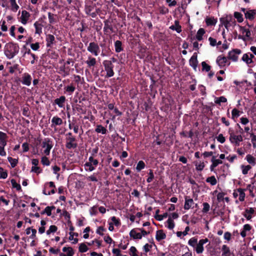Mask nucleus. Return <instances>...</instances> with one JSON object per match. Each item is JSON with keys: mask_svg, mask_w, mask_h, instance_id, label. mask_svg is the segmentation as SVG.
<instances>
[{"mask_svg": "<svg viewBox=\"0 0 256 256\" xmlns=\"http://www.w3.org/2000/svg\"><path fill=\"white\" fill-rule=\"evenodd\" d=\"M19 48V46L16 44L8 42L4 46V53L8 58L10 59L18 53Z\"/></svg>", "mask_w": 256, "mask_h": 256, "instance_id": "obj_1", "label": "nucleus"}, {"mask_svg": "<svg viewBox=\"0 0 256 256\" xmlns=\"http://www.w3.org/2000/svg\"><path fill=\"white\" fill-rule=\"evenodd\" d=\"M66 147L68 149L75 148L77 147L78 144L76 142V138L72 136V132H68L66 135Z\"/></svg>", "mask_w": 256, "mask_h": 256, "instance_id": "obj_2", "label": "nucleus"}, {"mask_svg": "<svg viewBox=\"0 0 256 256\" xmlns=\"http://www.w3.org/2000/svg\"><path fill=\"white\" fill-rule=\"evenodd\" d=\"M102 64L104 68V70L106 72V78H108L112 76L114 73L113 70L114 65L112 64V61L105 60L103 62Z\"/></svg>", "mask_w": 256, "mask_h": 256, "instance_id": "obj_3", "label": "nucleus"}, {"mask_svg": "<svg viewBox=\"0 0 256 256\" xmlns=\"http://www.w3.org/2000/svg\"><path fill=\"white\" fill-rule=\"evenodd\" d=\"M228 133L230 134L229 140L231 143L234 144L236 146H240V142H242L243 139L242 136L236 135L234 132L229 130Z\"/></svg>", "mask_w": 256, "mask_h": 256, "instance_id": "obj_4", "label": "nucleus"}, {"mask_svg": "<svg viewBox=\"0 0 256 256\" xmlns=\"http://www.w3.org/2000/svg\"><path fill=\"white\" fill-rule=\"evenodd\" d=\"M52 142L50 138H46L44 139L42 142V146L44 148H46L44 152L46 156H48L50 154V150L52 148Z\"/></svg>", "mask_w": 256, "mask_h": 256, "instance_id": "obj_5", "label": "nucleus"}, {"mask_svg": "<svg viewBox=\"0 0 256 256\" xmlns=\"http://www.w3.org/2000/svg\"><path fill=\"white\" fill-rule=\"evenodd\" d=\"M88 50L95 56H98L100 51L99 46L94 42L90 43L88 47Z\"/></svg>", "mask_w": 256, "mask_h": 256, "instance_id": "obj_6", "label": "nucleus"}, {"mask_svg": "<svg viewBox=\"0 0 256 256\" xmlns=\"http://www.w3.org/2000/svg\"><path fill=\"white\" fill-rule=\"evenodd\" d=\"M208 242L207 238L200 240L196 246V251L198 254H201L204 251L203 245Z\"/></svg>", "mask_w": 256, "mask_h": 256, "instance_id": "obj_7", "label": "nucleus"}, {"mask_svg": "<svg viewBox=\"0 0 256 256\" xmlns=\"http://www.w3.org/2000/svg\"><path fill=\"white\" fill-rule=\"evenodd\" d=\"M241 53V50L234 49L228 53V58L233 61H236L238 59V55Z\"/></svg>", "mask_w": 256, "mask_h": 256, "instance_id": "obj_8", "label": "nucleus"}, {"mask_svg": "<svg viewBox=\"0 0 256 256\" xmlns=\"http://www.w3.org/2000/svg\"><path fill=\"white\" fill-rule=\"evenodd\" d=\"M190 64L196 70L197 68L198 61L197 60V54L194 53L191 57L189 61Z\"/></svg>", "mask_w": 256, "mask_h": 256, "instance_id": "obj_9", "label": "nucleus"}, {"mask_svg": "<svg viewBox=\"0 0 256 256\" xmlns=\"http://www.w3.org/2000/svg\"><path fill=\"white\" fill-rule=\"evenodd\" d=\"M185 203L184 205V208L186 210H188L192 208V206L194 204V200L192 198H188V196H186L184 198Z\"/></svg>", "mask_w": 256, "mask_h": 256, "instance_id": "obj_10", "label": "nucleus"}, {"mask_svg": "<svg viewBox=\"0 0 256 256\" xmlns=\"http://www.w3.org/2000/svg\"><path fill=\"white\" fill-rule=\"evenodd\" d=\"M30 16V14L26 10H24L22 12V16L20 17L21 22L24 24H26Z\"/></svg>", "mask_w": 256, "mask_h": 256, "instance_id": "obj_11", "label": "nucleus"}, {"mask_svg": "<svg viewBox=\"0 0 256 256\" xmlns=\"http://www.w3.org/2000/svg\"><path fill=\"white\" fill-rule=\"evenodd\" d=\"M211 162H212V164L210 166V170L212 172L214 171V168L217 166L219 164L222 163L221 160L216 159L215 156H212Z\"/></svg>", "mask_w": 256, "mask_h": 256, "instance_id": "obj_12", "label": "nucleus"}, {"mask_svg": "<svg viewBox=\"0 0 256 256\" xmlns=\"http://www.w3.org/2000/svg\"><path fill=\"white\" fill-rule=\"evenodd\" d=\"M32 77L28 74L25 73L22 76V83L26 86H29L31 84Z\"/></svg>", "mask_w": 256, "mask_h": 256, "instance_id": "obj_13", "label": "nucleus"}, {"mask_svg": "<svg viewBox=\"0 0 256 256\" xmlns=\"http://www.w3.org/2000/svg\"><path fill=\"white\" fill-rule=\"evenodd\" d=\"M52 127L56 126H60L62 124V120L61 118L58 116H54L52 120Z\"/></svg>", "mask_w": 256, "mask_h": 256, "instance_id": "obj_14", "label": "nucleus"}, {"mask_svg": "<svg viewBox=\"0 0 256 256\" xmlns=\"http://www.w3.org/2000/svg\"><path fill=\"white\" fill-rule=\"evenodd\" d=\"M226 62V57L222 56H218L216 59V62L220 67L224 66Z\"/></svg>", "mask_w": 256, "mask_h": 256, "instance_id": "obj_15", "label": "nucleus"}, {"mask_svg": "<svg viewBox=\"0 0 256 256\" xmlns=\"http://www.w3.org/2000/svg\"><path fill=\"white\" fill-rule=\"evenodd\" d=\"M54 40L55 38L53 35H47L46 37V46L51 47L52 45L54 44Z\"/></svg>", "mask_w": 256, "mask_h": 256, "instance_id": "obj_16", "label": "nucleus"}, {"mask_svg": "<svg viewBox=\"0 0 256 256\" xmlns=\"http://www.w3.org/2000/svg\"><path fill=\"white\" fill-rule=\"evenodd\" d=\"M166 238V235L163 230H158L156 232V238L158 241H160Z\"/></svg>", "mask_w": 256, "mask_h": 256, "instance_id": "obj_17", "label": "nucleus"}, {"mask_svg": "<svg viewBox=\"0 0 256 256\" xmlns=\"http://www.w3.org/2000/svg\"><path fill=\"white\" fill-rule=\"evenodd\" d=\"M130 236L134 239H141L142 234L140 232H137L135 229H132L130 232Z\"/></svg>", "mask_w": 256, "mask_h": 256, "instance_id": "obj_18", "label": "nucleus"}, {"mask_svg": "<svg viewBox=\"0 0 256 256\" xmlns=\"http://www.w3.org/2000/svg\"><path fill=\"white\" fill-rule=\"evenodd\" d=\"M256 14V10H250L244 13L246 18L250 20H252L254 19Z\"/></svg>", "mask_w": 256, "mask_h": 256, "instance_id": "obj_19", "label": "nucleus"}, {"mask_svg": "<svg viewBox=\"0 0 256 256\" xmlns=\"http://www.w3.org/2000/svg\"><path fill=\"white\" fill-rule=\"evenodd\" d=\"M170 28L173 30H176L178 33H180L182 32V27L179 24V22L178 20H175L174 24L171 26L170 27Z\"/></svg>", "mask_w": 256, "mask_h": 256, "instance_id": "obj_20", "label": "nucleus"}, {"mask_svg": "<svg viewBox=\"0 0 256 256\" xmlns=\"http://www.w3.org/2000/svg\"><path fill=\"white\" fill-rule=\"evenodd\" d=\"M8 136L6 134L0 131V144L3 146H6V138Z\"/></svg>", "mask_w": 256, "mask_h": 256, "instance_id": "obj_21", "label": "nucleus"}, {"mask_svg": "<svg viewBox=\"0 0 256 256\" xmlns=\"http://www.w3.org/2000/svg\"><path fill=\"white\" fill-rule=\"evenodd\" d=\"M66 101V98L64 96H61L58 98H56L54 100V103L58 105L60 108H62L64 106V104Z\"/></svg>", "mask_w": 256, "mask_h": 256, "instance_id": "obj_22", "label": "nucleus"}, {"mask_svg": "<svg viewBox=\"0 0 256 256\" xmlns=\"http://www.w3.org/2000/svg\"><path fill=\"white\" fill-rule=\"evenodd\" d=\"M115 50L116 52H120L123 50L122 43L120 40H116L114 42Z\"/></svg>", "mask_w": 256, "mask_h": 256, "instance_id": "obj_23", "label": "nucleus"}, {"mask_svg": "<svg viewBox=\"0 0 256 256\" xmlns=\"http://www.w3.org/2000/svg\"><path fill=\"white\" fill-rule=\"evenodd\" d=\"M222 256H231V252L229 248L226 245H223L222 248Z\"/></svg>", "mask_w": 256, "mask_h": 256, "instance_id": "obj_24", "label": "nucleus"}, {"mask_svg": "<svg viewBox=\"0 0 256 256\" xmlns=\"http://www.w3.org/2000/svg\"><path fill=\"white\" fill-rule=\"evenodd\" d=\"M86 62L88 64V66L90 68L95 66L96 61L95 58H92V56H89L88 60H86Z\"/></svg>", "mask_w": 256, "mask_h": 256, "instance_id": "obj_25", "label": "nucleus"}, {"mask_svg": "<svg viewBox=\"0 0 256 256\" xmlns=\"http://www.w3.org/2000/svg\"><path fill=\"white\" fill-rule=\"evenodd\" d=\"M104 32H108V30H110V31L112 32L113 28L112 24H110V22L108 20H105L104 22Z\"/></svg>", "mask_w": 256, "mask_h": 256, "instance_id": "obj_26", "label": "nucleus"}, {"mask_svg": "<svg viewBox=\"0 0 256 256\" xmlns=\"http://www.w3.org/2000/svg\"><path fill=\"white\" fill-rule=\"evenodd\" d=\"M95 131L98 133H102V134H106L107 132L106 129L102 125H98Z\"/></svg>", "mask_w": 256, "mask_h": 256, "instance_id": "obj_27", "label": "nucleus"}, {"mask_svg": "<svg viewBox=\"0 0 256 256\" xmlns=\"http://www.w3.org/2000/svg\"><path fill=\"white\" fill-rule=\"evenodd\" d=\"M205 33V30L204 28H200L198 30L197 32L196 38L198 40H202V36Z\"/></svg>", "mask_w": 256, "mask_h": 256, "instance_id": "obj_28", "label": "nucleus"}, {"mask_svg": "<svg viewBox=\"0 0 256 256\" xmlns=\"http://www.w3.org/2000/svg\"><path fill=\"white\" fill-rule=\"evenodd\" d=\"M217 20L214 18H208L206 20V22L208 26H214Z\"/></svg>", "mask_w": 256, "mask_h": 256, "instance_id": "obj_29", "label": "nucleus"}, {"mask_svg": "<svg viewBox=\"0 0 256 256\" xmlns=\"http://www.w3.org/2000/svg\"><path fill=\"white\" fill-rule=\"evenodd\" d=\"M34 26L35 27V28H36V34H40L42 32V24L38 22H36L34 24Z\"/></svg>", "mask_w": 256, "mask_h": 256, "instance_id": "obj_30", "label": "nucleus"}, {"mask_svg": "<svg viewBox=\"0 0 256 256\" xmlns=\"http://www.w3.org/2000/svg\"><path fill=\"white\" fill-rule=\"evenodd\" d=\"M206 182H207L210 183V184L212 186H214L217 183V180L214 176H211L208 177L206 179Z\"/></svg>", "mask_w": 256, "mask_h": 256, "instance_id": "obj_31", "label": "nucleus"}, {"mask_svg": "<svg viewBox=\"0 0 256 256\" xmlns=\"http://www.w3.org/2000/svg\"><path fill=\"white\" fill-rule=\"evenodd\" d=\"M240 30L242 34L246 33V36L250 38L251 35L250 31L249 29H246L244 27L240 26Z\"/></svg>", "mask_w": 256, "mask_h": 256, "instance_id": "obj_32", "label": "nucleus"}, {"mask_svg": "<svg viewBox=\"0 0 256 256\" xmlns=\"http://www.w3.org/2000/svg\"><path fill=\"white\" fill-rule=\"evenodd\" d=\"M227 99L224 96H221L219 98H216L214 102L216 104L220 105L221 102H226Z\"/></svg>", "mask_w": 256, "mask_h": 256, "instance_id": "obj_33", "label": "nucleus"}, {"mask_svg": "<svg viewBox=\"0 0 256 256\" xmlns=\"http://www.w3.org/2000/svg\"><path fill=\"white\" fill-rule=\"evenodd\" d=\"M248 162L252 165L256 164V158L250 154H248L246 157Z\"/></svg>", "mask_w": 256, "mask_h": 256, "instance_id": "obj_34", "label": "nucleus"}, {"mask_svg": "<svg viewBox=\"0 0 256 256\" xmlns=\"http://www.w3.org/2000/svg\"><path fill=\"white\" fill-rule=\"evenodd\" d=\"M234 17L237 20L238 22H242L244 20L242 14L239 12H234Z\"/></svg>", "mask_w": 256, "mask_h": 256, "instance_id": "obj_35", "label": "nucleus"}, {"mask_svg": "<svg viewBox=\"0 0 256 256\" xmlns=\"http://www.w3.org/2000/svg\"><path fill=\"white\" fill-rule=\"evenodd\" d=\"M242 60L248 64H251L252 62V60H251V58H250L248 54H245L243 55Z\"/></svg>", "mask_w": 256, "mask_h": 256, "instance_id": "obj_36", "label": "nucleus"}, {"mask_svg": "<svg viewBox=\"0 0 256 256\" xmlns=\"http://www.w3.org/2000/svg\"><path fill=\"white\" fill-rule=\"evenodd\" d=\"M8 160L10 163L12 168H14L18 163V159L13 158L12 157H8Z\"/></svg>", "mask_w": 256, "mask_h": 256, "instance_id": "obj_37", "label": "nucleus"}, {"mask_svg": "<svg viewBox=\"0 0 256 256\" xmlns=\"http://www.w3.org/2000/svg\"><path fill=\"white\" fill-rule=\"evenodd\" d=\"M196 168L197 170L202 171L205 165L204 162H200L199 164L197 162H195Z\"/></svg>", "mask_w": 256, "mask_h": 256, "instance_id": "obj_38", "label": "nucleus"}, {"mask_svg": "<svg viewBox=\"0 0 256 256\" xmlns=\"http://www.w3.org/2000/svg\"><path fill=\"white\" fill-rule=\"evenodd\" d=\"M145 167V164L142 160H140L138 162L136 169L138 172L140 171L142 169Z\"/></svg>", "mask_w": 256, "mask_h": 256, "instance_id": "obj_39", "label": "nucleus"}, {"mask_svg": "<svg viewBox=\"0 0 256 256\" xmlns=\"http://www.w3.org/2000/svg\"><path fill=\"white\" fill-rule=\"evenodd\" d=\"M88 250V248L84 243H82L79 246V252H86Z\"/></svg>", "mask_w": 256, "mask_h": 256, "instance_id": "obj_40", "label": "nucleus"}, {"mask_svg": "<svg viewBox=\"0 0 256 256\" xmlns=\"http://www.w3.org/2000/svg\"><path fill=\"white\" fill-rule=\"evenodd\" d=\"M238 191L239 192V200L240 202H242L244 200L245 194L242 188H238Z\"/></svg>", "mask_w": 256, "mask_h": 256, "instance_id": "obj_41", "label": "nucleus"}, {"mask_svg": "<svg viewBox=\"0 0 256 256\" xmlns=\"http://www.w3.org/2000/svg\"><path fill=\"white\" fill-rule=\"evenodd\" d=\"M57 230L58 228L56 226L52 225L50 226L49 229L46 231V234L49 235L52 232H55Z\"/></svg>", "mask_w": 256, "mask_h": 256, "instance_id": "obj_42", "label": "nucleus"}, {"mask_svg": "<svg viewBox=\"0 0 256 256\" xmlns=\"http://www.w3.org/2000/svg\"><path fill=\"white\" fill-rule=\"evenodd\" d=\"M11 183L12 186V187L14 188H16V190H21V186L20 184H17L16 180L14 179H12L11 180Z\"/></svg>", "mask_w": 256, "mask_h": 256, "instance_id": "obj_43", "label": "nucleus"}, {"mask_svg": "<svg viewBox=\"0 0 256 256\" xmlns=\"http://www.w3.org/2000/svg\"><path fill=\"white\" fill-rule=\"evenodd\" d=\"M197 243H198V240H197V238H192L188 242V244L191 246L192 247H195L196 244H197Z\"/></svg>", "mask_w": 256, "mask_h": 256, "instance_id": "obj_44", "label": "nucleus"}, {"mask_svg": "<svg viewBox=\"0 0 256 256\" xmlns=\"http://www.w3.org/2000/svg\"><path fill=\"white\" fill-rule=\"evenodd\" d=\"M202 70H206V72H209L210 70V66L208 64L205 62H202Z\"/></svg>", "mask_w": 256, "mask_h": 256, "instance_id": "obj_45", "label": "nucleus"}, {"mask_svg": "<svg viewBox=\"0 0 256 256\" xmlns=\"http://www.w3.org/2000/svg\"><path fill=\"white\" fill-rule=\"evenodd\" d=\"M167 222L168 224V228L170 230L173 229L174 226V223L170 217L168 218Z\"/></svg>", "mask_w": 256, "mask_h": 256, "instance_id": "obj_46", "label": "nucleus"}, {"mask_svg": "<svg viewBox=\"0 0 256 256\" xmlns=\"http://www.w3.org/2000/svg\"><path fill=\"white\" fill-rule=\"evenodd\" d=\"M242 172L244 174H246L248 173V170L251 169L252 167L250 165H248L246 166H244V165L242 166Z\"/></svg>", "mask_w": 256, "mask_h": 256, "instance_id": "obj_47", "label": "nucleus"}, {"mask_svg": "<svg viewBox=\"0 0 256 256\" xmlns=\"http://www.w3.org/2000/svg\"><path fill=\"white\" fill-rule=\"evenodd\" d=\"M168 216V213L165 212L163 214L156 215L155 216L154 218L156 220L160 221L162 220L164 218H166Z\"/></svg>", "mask_w": 256, "mask_h": 256, "instance_id": "obj_48", "label": "nucleus"}, {"mask_svg": "<svg viewBox=\"0 0 256 256\" xmlns=\"http://www.w3.org/2000/svg\"><path fill=\"white\" fill-rule=\"evenodd\" d=\"M7 176V172L4 171L3 168L0 167V178H6Z\"/></svg>", "mask_w": 256, "mask_h": 256, "instance_id": "obj_49", "label": "nucleus"}, {"mask_svg": "<svg viewBox=\"0 0 256 256\" xmlns=\"http://www.w3.org/2000/svg\"><path fill=\"white\" fill-rule=\"evenodd\" d=\"M232 118H238L240 116V111L236 108H234L232 110Z\"/></svg>", "mask_w": 256, "mask_h": 256, "instance_id": "obj_50", "label": "nucleus"}, {"mask_svg": "<svg viewBox=\"0 0 256 256\" xmlns=\"http://www.w3.org/2000/svg\"><path fill=\"white\" fill-rule=\"evenodd\" d=\"M41 162L44 165L46 166H49L50 164L49 160L46 156L42 157Z\"/></svg>", "mask_w": 256, "mask_h": 256, "instance_id": "obj_51", "label": "nucleus"}, {"mask_svg": "<svg viewBox=\"0 0 256 256\" xmlns=\"http://www.w3.org/2000/svg\"><path fill=\"white\" fill-rule=\"evenodd\" d=\"M203 206L202 212L204 213L208 212L209 211L210 208L209 204L207 202H204L203 204Z\"/></svg>", "mask_w": 256, "mask_h": 256, "instance_id": "obj_52", "label": "nucleus"}, {"mask_svg": "<svg viewBox=\"0 0 256 256\" xmlns=\"http://www.w3.org/2000/svg\"><path fill=\"white\" fill-rule=\"evenodd\" d=\"M250 136L251 137V140H252V145H253V146L254 147H256V136L254 135V133H250Z\"/></svg>", "mask_w": 256, "mask_h": 256, "instance_id": "obj_53", "label": "nucleus"}, {"mask_svg": "<svg viewBox=\"0 0 256 256\" xmlns=\"http://www.w3.org/2000/svg\"><path fill=\"white\" fill-rule=\"evenodd\" d=\"M65 89L66 92L72 93L75 90L76 88L74 86L70 85L66 87Z\"/></svg>", "mask_w": 256, "mask_h": 256, "instance_id": "obj_54", "label": "nucleus"}, {"mask_svg": "<svg viewBox=\"0 0 256 256\" xmlns=\"http://www.w3.org/2000/svg\"><path fill=\"white\" fill-rule=\"evenodd\" d=\"M216 139L218 141L220 142L222 144H223L224 142L226 139L225 138L223 134H220L217 137Z\"/></svg>", "mask_w": 256, "mask_h": 256, "instance_id": "obj_55", "label": "nucleus"}, {"mask_svg": "<svg viewBox=\"0 0 256 256\" xmlns=\"http://www.w3.org/2000/svg\"><path fill=\"white\" fill-rule=\"evenodd\" d=\"M154 178V175L153 172L152 170H150L149 177L147 178L146 181L148 182H150Z\"/></svg>", "mask_w": 256, "mask_h": 256, "instance_id": "obj_56", "label": "nucleus"}, {"mask_svg": "<svg viewBox=\"0 0 256 256\" xmlns=\"http://www.w3.org/2000/svg\"><path fill=\"white\" fill-rule=\"evenodd\" d=\"M130 254L131 255V256H138V254H136L137 250L134 246H132L130 248Z\"/></svg>", "mask_w": 256, "mask_h": 256, "instance_id": "obj_57", "label": "nucleus"}, {"mask_svg": "<svg viewBox=\"0 0 256 256\" xmlns=\"http://www.w3.org/2000/svg\"><path fill=\"white\" fill-rule=\"evenodd\" d=\"M18 64H14L12 66H10L9 68V72L10 74H13L15 70H18Z\"/></svg>", "mask_w": 256, "mask_h": 256, "instance_id": "obj_58", "label": "nucleus"}, {"mask_svg": "<svg viewBox=\"0 0 256 256\" xmlns=\"http://www.w3.org/2000/svg\"><path fill=\"white\" fill-rule=\"evenodd\" d=\"M86 168H88V170L90 172H92L94 170V168L92 166V164L91 162H86L84 164Z\"/></svg>", "mask_w": 256, "mask_h": 256, "instance_id": "obj_59", "label": "nucleus"}, {"mask_svg": "<svg viewBox=\"0 0 256 256\" xmlns=\"http://www.w3.org/2000/svg\"><path fill=\"white\" fill-rule=\"evenodd\" d=\"M48 17L49 19V22L50 24H52L55 22V20L54 18V14H52L51 12L48 13Z\"/></svg>", "mask_w": 256, "mask_h": 256, "instance_id": "obj_60", "label": "nucleus"}, {"mask_svg": "<svg viewBox=\"0 0 256 256\" xmlns=\"http://www.w3.org/2000/svg\"><path fill=\"white\" fill-rule=\"evenodd\" d=\"M88 160V162H91V164L94 166H96L98 164V160H97L94 159L92 156L90 157Z\"/></svg>", "mask_w": 256, "mask_h": 256, "instance_id": "obj_61", "label": "nucleus"}, {"mask_svg": "<svg viewBox=\"0 0 256 256\" xmlns=\"http://www.w3.org/2000/svg\"><path fill=\"white\" fill-rule=\"evenodd\" d=\"M31 48L34 50H38L40 48V44L38 42H36L35 44H30Z\"/></svg>", "mask_w": 256, "mask_h": 256, "instance_id": "obj_62", "label": "nucleus"}, {"mask_svg": "<svg viewBox=\"0 0 256 256\" xmlns=\"http://www.w3.org/2000/svg\"><path fill=\"white\" fill-rule=\"evenodd\" d=\"M111 220L114 222L115 226H118L120 225V223L119 220L117 219L115 216L112 217Z\"/></svg>", "mask_w": 256, "mask_h": 256, "instance_id": "obj_63", "label": "nucleus"}, {"mask_svg": "<svg viewBox=\"0 0 256 256\" xmlns=\"http://www.w3.org/2000/svg\"><path fill=\"white\" fill-rule=\"evenodd\" d=\"M120 251L119 249L114 248L112 250V253L115 254L114 256H121Z\"/></svg>", "mask_w": 256, "mask_h": 256, "instance_id": "obj_64", "label": "nucleus"}]
</instances>
